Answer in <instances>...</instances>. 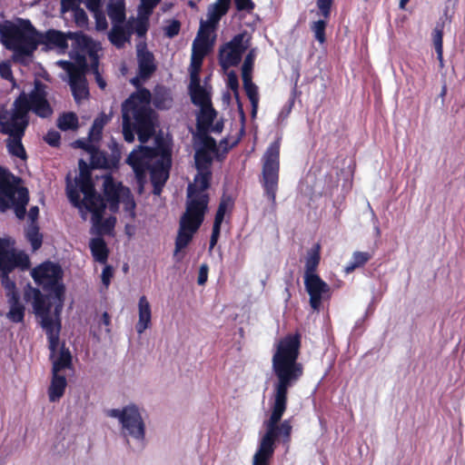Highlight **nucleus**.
Listing matches in <instances>:
<instances>
[{"label": "nucleus", "mask_w": 465, "mask_h": 465, "mask_svg": "<svg viewBox=\"0 0 465 465\" xmlns=\"http://www.w3.org/2000/svg\"><path fill=\"white\" fill-rule=\"evenodd\" d=\"M301 345L302 334L298 331L286 334L274 344L272 370L276 381L273 383L272 412L263 423L266 430L253 455L252 465H270L276 441L286 446L291 443L292 420H281L287 410L289 389L303 375V366L298 361Z\"/></svg>", "instance_id": "f257e3e1"}, {"label": "nucleus", "mask_w": 465, "mask_h": 465, "mask_svg": "<svg viewBox=\"0 0 465 465\" xmlns=\"http://www.w3.org/2000/svg\"><path fill=\"white\" fill-rule=\"evenodd\" d=\"M213 154L208 150L201 149L195 153L194 158L198 173L194 177L193 183H190L187 188L186 210L180 219L174 255L189 244L203 221L209 202L208 194L205 193L211 179L209 166Z\"/></svg>", "instance_id": "f03ea898"}, {"label": "nucleus", "mask_w": 465, "mask_h": 465, "mask_svg": "<svg viewBox=\"0 0 465 465\" xmlns=\"http://www.w3.org/2000/svg\"><path fill=\"white\" fill-rule=\"evenodd\" d=\"M151 101L158 109H169L173 104L170 90L162 85L156 86L153 94L145 88L141 89L123 104V134L126 142L134 141V131L142 143L153 134L154 113L150 107Z\"/></svg>", "instance_id": "7ed1b4c3"}, {"label": "nucleus", "mask_w": 465, "mask_h": 465, "mask_svg": "<svg viewBox=\"0 0 465 465\" xmlns=\"http://www.w3.org/2000/svg\"><path fill=\"white\" fill-rule=\"evenodd\" d=\"M0 34L3 45L14 51L13 59L19 62L25 56L31 55L40 43L47 42L61 49L67 47V38L74 40L82 48H88L91 44V39L82 33L64 35L59 31L49 30L45 35L39 34L28 21L24 22L21 26H4Z\"/></svg>", "instance_id": "20e7f679"}, {"label": "nucleus", "mask_w": 465, "mask_h": 465, "mask_svg": "<svg viewBox=\"0 0 465 465\" xmlns=\"http://www.w3.org/2000/svg\"><path fill=\"white\" fill-rule=\"evenodd\" d=\"M78 165V176L73 182L67 179V196L70 202L78 208L84 220H86L89 213H92L93 226L99 233L110 232L114 227L116 220L114 217H109L103 222L105 203L94 190L87 163L81 159Z\"/></svg>", "instance_id": "39448f33"}, {"label": "nucleus", "mask_w": 465, "mask_h": 465, "mask_svg": "<svg viewBox=\"0 0 465 465\" xmlns=\"http://www.w3.org/2000/svg\"><path fill=\"white\" fill-rule=\"evenodd\" d=\"M46 95L45 86L40 82L35 83L29 94H20L10 110L0 113L1 133L7 135L25 134L29 124V111L43 118L50 116L53 109Z\"/></svg>", "instance_id": "423d86ee"}, {"label": "nucleus", "mask_w": 465, "mask_h": 465, "mask_svg": "<svg viewBox=\"0 0 465 465\" xmlns=\"http://www.w3.org/2000/svg\"><path fill=\"white\" fill-rule=\"evenodd\" d=\"M29 266L28 256L23 252H16L10 239L0 238V272H3L2 283L11 292L10 310L7 317L11 320H23L25 308L18 302L14 292L15 284L8 277V272L15 268L26 269Z\"/></svg>", "instance_id": "0eeeda50"}, {"label": "nucleus", "mask_w": 465, "mask_h": 465, "mask_svg": "<svg viewBox=\"0 0 465 465\" xmlns=\"http://www.w3.org/2000/svg\"><path fill=\"white\" fill-rule=\"evenodd\" d=\"M15 176L0 168V210L13 208L18 219L25 216V206L29 201L28 191L15 184Z\"/></svg>", "instance_id": "6e6552de"}, {"label": "nucleus", "mask_w": 465, "mask_h": 465, "mask_svg": "<svg viewBox=\"0 0 465 465\" xmlns=\"http://www.w3.org/2000/svg\"><path fill=\"white\" fill-rule=\"evenodd\" d=\"M319 262V252L317 250L310 252L306 259L304 284L313 310H319L322 302L328 300L331 294L330 286L315 272Z\"/></svg>", "instance_id": "1a4fd4ad"}, {"label": "nucleus", "mask_w": 465, "mask_h": 465, "mask_svg": "<svg viewBox=\"0 0 465 465\" xmlns=\"http://www.w3.org/2000/svg\"><path fill=\"white\" fill-rule=\"evenodd\" d=\"M107 416L116 418L122 425L123 433L136 440H143L145 435V424L138 407L130 404L119 409H111L106 411Z\"/></svg>", "instance_id": "9d476101"}, {"label": "nucleus", "mask_w": 465, "mask_h": 465, "mask_svg": "<svg viewBox=\"0 0 465 465\" xmlns=\"http://www.w3.org/2000/svg\"><path fill=\"white\" fill-rule=\"evenodd\" d=\"M280 144L273 143L263 156L262 183L265 193L272 206L276 205V191L278 187Z\"/></svg>", "instance_id": "9b49d317"}, {"label": "nucleus", "mask_w": 465, "mask_h": 465, "mask_svg": "<svg viewBox=\"0 0 465 465\" xmlns=\"http://www.w3.org/2000/svg\"><path fill=\"white\" fill-rule=\"evenodd\" d=\"M103 187L112 212L117 211L119 203L124 205V209L127 212L134 210L135 203L130 190L120 183L115 182L111 175L103 176Z\"/></svg>", "instance_id": "f8f14e48"}, {"label": "nucleus", "mask_w": 465, "mask_h": 465, "mask_svg": "<svg viewBox=\"0 0 465 465\" xmlns=\"http://www.w3.org/2000/svg\"><path fill=\"white\" fill-rule=\"evenodd\" d=\"M63 68L67 71L70 79V86L76 101H80L88 96V88L84 77L86 64L84 63L81 66H76L70 62H60Z\"/></svg>", "instance_id": "ddd939ff"}, {"label": "nucleus", "mask_w": 465, "mask_h": 465, "mask_svg": "<svg viewBox=\"0 0 465 465\" xmlns=\"http://www.w3.org/2000/svg\"><path fill=\"white\" fill-rule=\"evenodd\" d=\"M246 46L243 45V35H235L229 43L223 45L219 53V62L224 71L235 66L241 61Z\"/></svg>", "instance_id": "4468645a"}, {"label": "nucleus", "mask_w": 465, "mask_h": 465, "mask_svg": "<svg viewBox=\"0 0 465 465\" xmlns=\"http://www.w3.org/2000/svg\"><path fill=\"white\" fill-rule=\"evenodd\" d=\"M35 282L45 289H53L60 278V267L53 262H45L35 268L32 272Z\"/></svg>", "instance_id": "2eb2a0df"}, {"label": "nucleus", "mask_w": 465, "mask_h": 465, "mask_svg": "<svg viewBox=\"0 0 465 465\" xmlns=\"http://www.w3.org/2000/svg\"><path fill=\"white\" fill-rule=\"evenodd\" d=\"M112 114L102 113L97 116L90 129L87 140H77L74 142L73 145L77 148L85 150L88 153L94 150V144L98 143L102 139V132L104 125L111 120Z\"/></svg>", "instance_id": "dca6fc26"}, {"label": "nucleus", "mask_w": 465, "mask_h": 465, "mask_svg": "<svg viewBox=\"0 0 465 465\" xmlns=\"http://www.w3.org/2000/svg\"><path fill=\"white\" fill-rule=\"evenodd\" d=\"M210 31L211 29L202 27L200 25L198 35L193 43L191 62L195 64L196 67L202 66L203 59L212 48V43L209 39Z\"/></svg>", "instance_id": "f3484780"}, {"label": "nucleus", "mask_w": 465, "mask_h": 465, "mask_svg": "<svg viewBox=\"0 0 465 465\" xmlns=\"http://www.w3.org/2000/svg\"><path fill=\"white\" fill-rule=\"evenodd\" d=\"M25 299L32 303L37 317H40L42 320H49L47 318L50 305L49 299L43 295L39 290L29 287L25 293Z\"/></svg>", "instance_id": "a211bd4d"}, {"label": "nucleus", "mask_w": 465, "mask_h": 465, "mask_svg": "<svg viewBox=\"0 0 465 465\" xmlns=\"http://www.w3.org/2000/svg\"><path fill=\"white\" fill-rule=\"evenodd\" d=\"M231 0H216L215 3L208 7L207 19L201 21L202 27H207L213 30L217 25L218 22L223 16L230 6Z\"/></svg>", "instance_id": "6ab92c4d"}, {"label": "nucleus", "mask_w": 465, "mask_h": 465, "mask_svg": "<svg viewBox=\"0 0 465 465\" xmlns=\"http://www.w3.org/2000/svg\"><path fill=\"white\" fill-rule=\"evenodd\" d=\"M42 329L45 331L48 349L51 351V358L55 355L60 343V333L62 330V322H39Z\"/></svg>", "instance_id": "aec40b11"}, {"label": "nucleus", "mask_w": 465, "mask_h": 465, "mask_svg": "<svg viewBox=\"0 0 465 465\" xmlns=\"http://www.w3.org/2000/svg\"><path fill=\"white\" fill-rule=\"evenodd\" d=\"M152 150L148 147L140 146L139 150L133 151L127 158V163L133 167L136 176L142 177L148 165L147 156Z\"/></svg>", "instance_id": "412c9836"}, {"label": "nucleus", "mask_w": 465, "mask_h": 465, "mask_svg": "<svg viewBox=\"0 0 465 465\" xmlns=\"http://www.w3.org/2000/svg\"><path fill=\"white\" fill-rule=\"evenodd\" d=\"M49 360L52 361V372H61L64 369L73 368L72 354L64 341L61 343L54 358L49 355Z\"/></svg>", "instance_id": "4be33fe9"}, {"label": "nucleus", "mask_w": 465, "mask_h": 465, "mask_svg": "<svg viewBox=\"0 0 465 465\" xmlns=\"http://www.w3.org/2000/svg\"><path fill=\"white\" fill-rule=\"evenodd\" d=\"M67 386L65 376L60 372H52L51 383L48 388V398L51 402L58 401L64 394Z\"/></svg>", "instance_id": "5701e85b"}, {"label": "nucleus", "mask_w": 465, "mask_h": 465, "mask_svg": "<svg viewBox=\"0 0 465 465\" xmlns=\"http://www.w3.org/2000/svg\"><path fill=\"white\" fill-rule=\"evenodd\" d=\"M137 59L139 64V74L142 78L149 77L155 71L153 55L138 45Z\"/></svg>", "instance_id": "b1692460"}, {"label": "nucleus", "mask_w": 465, "mask_h": 465, "mask_svg": "<svg viewBox=\"0 0 465 465\" xmlns=\"http://www.w3.org/2000/svg\"><path fill=\"white\" fill-rule=\"evenodd\" d=\"M107 14L113 25H122L125 20L124 0H109Z\"/></svg>", "instance_id": "393cba45"}, {"label": "nucleus", "mask_w": 465, "mask_h": 465, "mask_svg": "<svg viewBox=\"0 0 465 465\" xmlns=\"http://www.w3.org/2000/svg\"><path fill=\"white\" fill-rule=\"evenodd\" d=\"M24 134H12L8 135L5 140V144L8 153L12 156H15L21 160H26L27 155L25 150V147L22 143V138Z\"/></svg>", "instance_id": "a878e982"}, {"label": "nucleus", "mask_w": 465, "mask_h": 465, "mask_svg": "<svg viewBox=\"0 0 465 465\" xmlns=\"http://www.w3.org/2000/svg\"><path fill=\"white\" fill-rule=\"evenodd\" d=\"M216 117V111L213 108L212 104L200 107L197 114V127L201 131H209L213 120Z\"/></svg>", "instance_id": "bb28decb"}, {"label": "nucleus", "mask_w": 465, "mask_h": 465, "mask_svg": "<svg viewBox=\"0 0 465 465\" xmlns=\"http://www.w3.org/2000/svg\"><path fill=\"white\" fill-rule=\"evenodd\" d=\"M92 255L94 261L100 263H106L108 258V249L105 242L100 238H93L89 243Z\"/></svg>", "instance_id": "cd10ccee"}, {"label": "nucleus", "mask_w": 465, "mask_h": 465, "mask_svg": "<svg viewBox=\"0 0 465 465\" xmlns=\"http://www.w3.org/2000/svg\"><path fill=\"white\" fill-rule=\"evenodd\" d=\"M242 83L246 95L252 104V116L254 117L256 115L259 104L258 87L255 84L252 83V77L242 78Z\"/></svg>", "instance_id": "c85d7f7f"}, {"label": "nucleus", "mask_w": 465, "mask_h": 465, "mask_svg": "<svg viewBox=\"0 0 465 465\" xmlns=\"http://www.w3.org/2000/svg\"><path fill=\"white\" fill-rule=\"evenodd\" d=\"M57 126L62 131H75L78 129V117L74 113H65L57 120Z\"/></svg>", "instance_id": "c756f323"}, {"label": "nucleus", "mask_w": 465, "mask_h": 465, "mask_svg": "<svg viewBox=\"0 0 465 465\" xmlns=\"http://www.w3.org/2000/svg\"><path fill=\"white\" fill-rule=\"evenodd\" d=\"M189 90L192 101L195 105L201 107L211 104L210 94L203 86Z\"/></svg>", "instance_id": "7c9ffc66"}, {"label": "nucleus", "mask_w": 465, "mask_h": 465, "mask_svg": "<svg viewBox=\"0 0 465 465\" xmlns=\"http://www.w3.org/2000/svg\"><path fill=\"white\" fill-rule=\"evenodd\" d=\"M127 38L122 25H113V28L109 34V39L114 45L122 47L127 41Z\"/></svg>", "instance_id": "2f4dec72"}, {"label": "nucleus", "mask_w": 465, "mask_h": 465, "mask_svg": "<svg viewBox=\"0 0 465 465\" xmlns=\"http://www.w3.org/2000/svg\"><path fill=\"white\" fill-rule=\"evenodd\" d=\"M370 258L371 255L369 252H355L352 257L353 261L344 269L345 272L350 273L353 272L356 268L366 263L370 260Z\"/></svg>", "instance_id": "473e14b6"}, {"label": "nucleus", "mask_w": 465, "mask_h": 465, "mask_svg": "<svg viewBox=\"0 0 465 465\" xmlns=\"http://www.w3.org/2000/svg\"><path fill=\"white\" fill-rule=\"evenodd\" d=\"M25 234L27 240L31 242L34 251L40 248L42 244V236L39 233L38 227L35 223L28 226Z\"/></svg>", "instance_id": "72a5a7b5"}, {"label": "nucleus", "mask_w": 465, "mask_h": 465, "mask_svg": "<svg viewBox=\"0 0 465 465\" xmlns=\"http://www.w3.org/2000/svg\"><path fill=\"white\" fill-rule=\"evenodd\" d=\"M169 177V172L163 164L153 168L151 172L152 183L164 185Z\"/></svg>", "instance_id": "f704fd0d"}, {"label": "nucleus", "mask_w": 465, "mask_h": 465, "mask_svg": "<svg viewBox=\"0 0 465 465\" xmlns=\"http://www.w3.org/2000/svg\"><path fill=\"white\" fill-rule=\"evenodd\" d=\"M227 86H228V88H230L232 91L233 95H234L235 99L238 102L239 108H240L242 114H243V112H242V104H241V103L239 101V81H238V76L235 74V72H233V71H230L227 74Z\"/></svg>", "instance_id": "c9c22d12"}, {"label": "nucleus", "mask_w": 465, "mask_h": 465, "mask_svg": "<svg viewBox=\"0 0 465 465\" xmlns=\"http://www.w3.org/2000/svg\"><path fill=\"white\" fill-rule=\"evenodd\" d=\"M91 164L94 168H103L106 165L107 161L104 153L98 149L97 143L94 144V150L90 152Z\"/></svg>", "instance_id": "e433bc0d"}, {"label": "nucleus", "mask_w": 465, "mask_h": 465, "mask_svg": "<svg viewBox=\"0 0 465 465\" xmlns=\"http://www.w3.org/2000/svg\"><path fill=\"white\" fill-rule=\"evenodd\" d=\"M442 36H443L442 28L440 26H436L433 30V43L435 45L438 59L440 62V64H442V60H443V58H442Z\"/></svg>", "instance_id": "4c0bfd02"}, {"label": "nucleus", "mask_w": 465, "mask_h": 465, "mask_svg": "<svg viewBox=\"0 0 465 465\" xmlns=\"http://www.w3.org/2000/svg\"><path fill=\"white\" fill-rule=\"evenodd\" d=\"M325 27L326 22L322 20L313 22L311 26L312 32L314 33L316 40L319 41L321 44L325 42Z\"/></svg>", "instance_id": "58836bf2"}, {"label": "nucleus", "mask_w": 465, "mask_h": 465, "mask_svg": "<svg viewBox=\"0 0 465 465\" xmlns=\"http://www.w3.org/2000/svg\"><path fill=\"white\" fill-rule=\"evenodd\" d=\"M160 0H141L138 7V14L140 15L150 16L153 8L158 5Z\"/></svg>", "instance_id": "ea45409f"}, {"label": "nucleus", "mask_w": 465, "mask_h": 465, "mask_svg": "<svg viewBox=\"0 0 465 465\" xmlns=\"http://www.w3.org/2000/svg\"><path fill=\"white\" fill-rule=\"evenodd\" d=\"M254 62L253 51H251L245 57L242 66V78L252 77V72Z\"/></svg>", "instance_id": "a19ab883"}, {"label": "nucleus", "mask_w": 465, "mask_h": 465, "mask_svg": "<svg viewBox=\"0 0 465 465\" xmlns=\"http://www.w3.org/2000/svg\"><path fill=\"white\" fill-rule=\"evenodd\" d=\"M139 320H151V307L145 296L139 300Z\"/></svg>", "instance_id": "79ce46f5"}, {"label": "nucleus", "mask_w": 465, "mask_h": 465, "mask_svg": "<svg viewBox=\"0 0 465 465\" xmlns=\"http://www.w3.org/2000/svg\"><path fill=\"white\" fill-rule=\"evenodd\" d=\"M95 19V27L99 31H104L107 28V21L104 12L100 9L91 10Z\"/></svg>", "instance_id": "37998d69"}, {"label": "nucleus", "mask_w": 465, "mask_h": 465, "mask_svg": "<svg viewBox=\"0 0 465 465\" xmlns=\"http://www.w3.org/2000/svg\"><path fill=\"white\" fill-rule=\"evenodd\" d=\"M200 69H201V66L196 67L195 64L191 63L189 89L202 86L200 84V76H199Z\"/></svg>", "instance_id": "c03bdc74"}, {"label": "nucleus", "mask_w": 465, "mask_h": 465, "mask_svg": "<svg viewBox=\"0 0 465 465\" xmlns=\"http://www.w3.org/2000/svg\"><path fill=\"white\" fill-rule=\"evenodd\" d=\"M180 28H181L180 22L178 20H173L170 22L169 25L164 26L163 32L167 37L173 38L179 34Z\"/></svg>", "instance_id": "a18cd8bd"}, {"label": "nucleus", "mask_w": 465, "mask_h": 465, "mask_svg": "<svg viewBox=\"0 0 465 465\" xmlns=\"http://www.w3.org/2000/svg\"><path fill=\"white\" fill-rule=\"evenodd\" d=\"M138 20L135 25V32L139 36L145 35L148 29V18L149 16L140 15L138 14Z\"/></svg>", "instance_id": "49530a36"}, {"label": "nucleus", "mask_w": 465, "mask_h": 465, "mask_svg": "<svg viewBox=\"0 0 465 465\" xmlns=\"http://www.w3.org/2000/svg\"><path fill=\"white\" fill-rule=\"evenodd\" d=\"M92 71L95 75L96 83L101 89H104L106 86L105 81L102 78L98 72V60L96 56H93L92 58Z\"/></svg>", "instance_id": "de8ad7c7"}, {"label": "nucleus", "mask_w": 465, "mask_h": 465, "mask_svg": "<svg viewBox=\"0 0 465 465\" xmlns=\"http://www.w3.org/2000/svg\"><path fill=\"white\" fill-rule=\"evenodd\" d=\"M114 276V269L111 265H105L103 269L101 279L104 286L107 289L110 285L111 279Z\"/></svg>", "instance_id": "09e8293b"}, {"label": "nucleus", "mask_w": 465, "mask_h": 465, "mask_svg": "<svg viewBox=\"0 0 465 465\" xmlns=\"http://www.w3.org/2000/svg\"><path fill=\"white\" fill-rule=\"evenodd\" d=\"M200 149L208 150L209 152L215 153L217 151L215 140L210 136H204L202 139V147Z\"/></svg>", "instance_id": "8fccbe9b"}, {"label": "nucleus", "mask_w": 465, "mask_h": 465, "mask_svg": "<svg viewBox=\"0 0 465 465\" xmlns=\"http://www.w3.org/2000/svg\"><path fill=\"white\" fill-rule=\"evenodd\" d=\"M331 5L332 0H317V6L325 18L330 15Z\"/></svg>", "instance_id": "3c124183"}, {"label": "nucleus", "mask_w": 465, "mask_h": 465, "mask_svg": "<svg viewBox=\"0 0 465 465\" xmlns=\"http://www.w3.org/2000/svg\"><path fill=\"white\" fill-rule=\"evenodd\" d=\"M237 10L252 12L254 8V4L252 0H234Z\"/></svg>", "instance_id": "603ef678"}, {"label": "nucleus", "mask_w": 465, "mask_h": 465, "mask_svg": "<svg viewBox=\"0 0 465 465\" xmlns=\"http://www.w3.org/2000/svg\"><path fill=\"white\" fill-rule=\"evenodd\" d=\"M60 138L61 136L58 132L50 131L45 136V141L52 146H57L59 144Z\"/></svg>", "instance_id": "864d4df0"}, {"label": "nucleus", "mask_w": 465, "mask_h": 465, "mask_svg": "<svg viewBox=\"0 0 465 465\" xmlns=\"http://www.w3.org/2000/svg\"><path fill=\"white\" fill-rule=\"evenodd\" d=\"M0 75L4 79L13 81L12 70L8 62L0 63Z\"/></svg>", "instance_id": "5fc2aeb1"}, {"label": "nucleus", "mask_w": 465, "mask_h": 465, "mask_svg": "<svg viewBox=\"0 0 465 465\" xmlns=\"http://www.w3.org/2000/svg\"><path fill=\"white\" fill-rule=\"evenodd\" d=\"M74 19H75V23L79 26H84L88 21L85 12L83 9H79V8L74 10Z\"/></svg>", "instance_id": "6e6d98bb"}, {"label": "nucleus", "mask_w": 465, "mask_h": 465, "mask_svg": "<svg viewBox=\"0 0 465 465\" xmlns=\"http://www.w3.org/2000/svg\"><path fill=\"white\" fill-rule=\"evenodd\" d=\"M208 265L203 263L200 266L197 282L199 285H203L208 278Z\"/></svg>", "instance_id": "4d7b16f0"}, {"label": "nucleus", "mask_w": 465, "mask_h": 465, "mask_svg": "<svg viewBox=\"0 0 465 465\" xmlns=\"http://www.w3.org/2000/svg\"><path fill=\"white\" fill-rule=\"evenodd\" d=\"M102 0H86V7L91 10H97L101 8Z\"/></svg>", "instance_id": "13d9d810"}, {"label": "nucleus", "mask_w": 465, "mask_h": 465, "mask_svg": "<svg viewBox=\"0 0 465 465\" xmlns=\"http://www.w3.org/2000/svg\"><path fill=\"white\" fill-rule=\"evenodd\" d=\"M225 213H226V210L223 209V206H219L218 210L216 212V214H215L214 223H222L223 221Z\"/></svg>", "instance_id": "bf43d9fd"}, {"label": "nucleus", "mask_w": 465, "mask_h": 465, "mask_svg": "<svg viewBox=\"0 0 465 465\" xmlns=\"http://www.w3.org/2000/svg\"><path fill=\"white\" fill-rule=\"evenodd\" d=\"M152 322H137L135 329L138 333H143L147 328L151 327Z\"/></svg>", "instance_id": "052dcab7"}, {"label": "nucleus", "mask_w": 465, "mask_h": 465, "mask_svg": "<svg viewBox=\"0 0 465 465\" xmlns=\"http://www.w3.org/2000/svg\"><path fill=\"white\" fill-rule=\"evenodd\" d=\"M39 209L37 206H33L30 208L28 213V217L32 221V223H35V220L38 217Z\"/></svg>", "instance_id": "680f3d73"}, {"label": "nucleus", "mask_w": 465, "mask_h": 465, "mask_svg": "<svg viewBox=\"0 0 465 465\" xmlns=\"http://www.w3.org/2000/svg\"><path fill=\"white\" fill-rule=\"evenodd\" d=\"M223 128V121L216 122L214 124H212L211 127L209 128V131L213 133H221Z\"/></svg>", "instance_id": "e2e57ef3"}, {"label": "nucleus", "mask_w": 465, "mask_h": 465, "mask_svg": "<svg viewBox=\"0 0 465 465\" xmlns=\"http://www.w3.org/2000/svg\"><path fill=\"white\" fill-rule=\"evenodd\" d=\"M292 104H293V101H292L289 105L287 106L286 110H282L280 114H279V118H281L282 120H284L288 114H290L291 110H292Z\"/></svg>", "instance_id": "0e129e2a"}, {"label": "nucleus", "mask_w": 465, "mask_h": 465, "mask_svg": "<svg viewBox=\"0 0 465 465\" xmlns=\"http://www.w3.org/2000/svg\"><path fill=\"white\" fill-rule=\"evenodd\" d=\"M221 224L222 223H213L212 236H213L215 238H219Z\"/></svg>", "instance_id": "69168bd1"}, {"label": "nucleus", "mask_w": 465, "mask_h": 465, "mask_svg": "<svg viewBox=\"0 0 465 465\" xmlns=\"http://www.w3.org/2000/svg\"><path fill=\"white\" fill-rule=\"evenodd\" d=\"M153 193L155 195H160L163 185H160L158 183H153Z\"/></svg>", "instance_id": "338daca9"}, {"label": "nucleus", "mask_w": 465, "mask_h": 465, "mask_svg": "<svg viewBox=\"0 0 465 465\" xmlns=\"http://www.w3.org/2000/svg\"><path fill=\"white\" fill-rule=\"evenodd\" d=\"M223 209L227 210V208H229L231 205V200L230 199H223L222 202L220 203L219 206H223Z\"/></svg>", "instance_id": "774afa93"}]
</instances>
